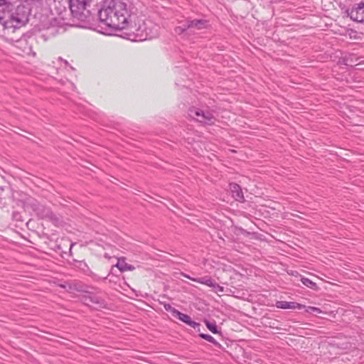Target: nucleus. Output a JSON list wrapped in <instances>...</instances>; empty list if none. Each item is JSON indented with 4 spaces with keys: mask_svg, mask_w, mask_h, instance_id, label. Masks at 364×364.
<instances>
[{
    "mask_svg": "<svg viewBox=\"0 0 364 364\" xmlns=\"http://www.w3.org/2000/svg\"><path fill=\"white\" fill-rule=\"evenodd\" d=\"M174 317L178 318L181 321L186 323V324L189 325L190 326L196 328V327H198L200 324L198 323H196L191 320V317L185 314H183L178 311L177 313H176V316Z\"/></svg>",
    "mask_w": 364,
    "mask_h": 364,
    "instance_id": "nucleus-11",
    "label": "nucleus"
},
{
    "mask_svg": "<svg viewBox=\"0 0 364 364\" xmlns=\"http://www.w3.org/2000/svg\"><path fill=\"white\" fill-rule=\"evenodd\" d=\"M346 12L353 21L364 22V2L355 4L350 9H347Z\"/></svg>",
    "mask_w": 364,
    "mask_h": 364,
    "instance_id": "nucleus-7",
    "label": "nucleus"
},
{
    "mask_svg": "<svg viewBox=\"0 0 364 364\" xmlns=\"http://www.w3.org/2000/svg\"><path fill=\"white\" fill-rule=\"evenodd\" d=\"M230 191L232 193V198H234L235 200L239 202L245 201V198L243 196L242 188L239 185H237V183H230Z\"/></svg>",
    "mask_w": 364,
    "mask_h": 364,
    "instance_id": "nucleus-8",
    "label": "nucleus"
},
{
    "mask_svg": "<svg viewBox=\"0 0 364 364\" xmlns=\"http://www.w3.org/2000/svg\"><path fill=\"white\" fill-rule=\"evenodd\" d=\"M6 41L14 43V46L26 55H31L33 53L32 50L33 39L28 38L25 36L23 37L21 34V36H16L14 40Z\"/></svg>",
    "mask_w": 364,
    "mask_h": 364,
    "instance_id": "nucleus-6",
    "label": "nucleus"
},
{
    "mask_svg": "<svg viewBox=\"0 0 364 364\" xmlns=\"http://www.w3.org/2000/svg\"><path fill=\"white\" fill-rule=\"evenodd\" d=\"M304 309H305V311L309 314H313V313L320 314V313H321V310L317 307H314V306L306 307L305 306Z\"/></svg>",
    "mask_w": 364,
    "mask_h": 364,
    "instance_id": "nucleus-20",
    "label": "nucleus"
},
{
    "mask_svg": "<svg viewBox=\"0 0 364 364\" xmlns=\"http://www.w3.org/2000/svg\"><path fill=\"white\" fill-rule=\"evenodd\" d=\"M90 0H69V6L71 14L74 18L82 22L89 21L90 12L87 9Z\"/></svg>",
    "mask_w": 364,
    "mask_h": 364,
    "instance_id": "nucleus-3",
    "label": "nucleus"
},
{
    "mask_svg": "<svg viewBox=\"0 0 364 364\" xmlns=\"http://www.w3.org/2000/svg\"><path fill=\"white\" fill-rule=\"evenodd\" d=\"M185 277L193 280V281L197 282L200 284H205L208 287H215V282L210 277H205L198 278V279H193V278L190 277L189 276L186 275Z\"/></svg>",
    "mask_w": 364,
    "mask_h": 364,
    "instance_id": "nucleus-13",
    "label": "nucleus"
},
{
    "mask_svg": "<svg viewBox=\"0 0 364 364\" xmlns=\"http://www.w3.org/2000/svg\"><path fill=\"white\" fill-rule=\"evenodd\" d=\"M208 26V22L205 20L194 19L187 21V28L201 30Z\"/></svg>",
    "mask_w": 364,
    "mask_h": 364,
    "instance_id": "nucleus-10",
    "label": "nucleus"
},
{
    "mask_svg": "<svg viewBox=\"0 0 364 364\" xmlns=\"http://www.w3.org/2000/svg\"><path fill=\"white\" fill-rule=\"evenodd\" d=\"M275 306L279 309H302L305 308L304 305L296 303V302H289L286 301H278L276 302Z\"/></svg>",
    "mask_w": 364,
    "mask_h": 364,
    "instance_id": "nucleus-9",
    "label": "nucleus"
},
{
    "mask_svg": "<svg viewBox=\"0 0 364 364\" xmlns=\"http://www.w3.org/2000/svg\"><path fill=\"white\" fill-rule=\"evenodd\" d=\"M89 299L92 304H97L99 307H102L104 305L103 300L96 296H92Z\"/></svg>",
    "mask_w": 364,
    "mask_h": 364,
    "instance_id": "nucleus-17",
    "label": "nucleus"
},
{
    "mask_svg": "<svg viewBox=\"0 0 364 364\" xmlns=\"http://www.w3.org/2000/svg\"><path fill=\"white\" fill-rule=\"evenodd\" d=\"M115 267H117L122 272L125 271H133L135 269V267L133 265L126 263L125 258L124 257L119 258L118 259Z\"/></svg>",
    "mask_w": 364,
    "mask_h": 364,
    "instance_id": "nucleus-12",
    "label": "nucleus"
},
{
    "mask_svg": "<svg viewBox=\"0 0 364 364\" xmlns=\"http://www.w3.org/2000/svg\"><path fill=\"white\" fill-rule=\"evenodd\" d=\"M164 307L166 311L171 312L173 316H176V313L178 312V310L174 309V308H173L171 306V305L169 304H164Z\"/></svg>",
    "mask_w": 364,
    "mask_h": 364,
    "instance_id": "nucleus-19",
    "label": "nucleus"
},
{
    "mask_svg": "<svg viewBox=\"0 0 364 364\" xmlns=\"http://www.w3.org/2000/svg\"><path fill=\"white\" fill-rule=\"evenodd\" d=\"M144 29L146 32V38L151 39L158 36V27L156 26H154L151 28H148L146 26Z\"/></svg>",
    "mask_w": 364,
    "mask_h": 364,
    "instance_id": "nucleus-14",
    "label": "nucleus"
},
{
    "mask_svg": "<svg viewBox=\"0 0 364 364\" xmlns=\"http://www.w3.org/2000/svg\"><path fill=\"white\" fill-rule=\"evenodd\" d=\"M36 1H41L42 0H35Z\"/></svg>",
    "mask_w": 364,
    "mask_h": 364,
    "instance_id": "nucleus-24",
    "label": "nucleus"
},
{
    "mask_svg": "<svg viewBox=\"0 0 364 364\" xmlns=\"http://www.w3.org/2000/svg\"><path fill=\"white\" fill-rule=\"evenodd\" d=\"M213 287L215 289L216 291H219V292L224 291V288L216 283H215V287Z\"/></svg>",
    "mask_w": 364,
    "mask_h": 364,
    "instance_id": "nucleus-23",
    "label": "nucleus"
},
{
    "mask_svg": "<svg viewBox=\"0 0 364 364\" xmlns=\"http://www.w3.org/2000/svg\"><path fill=\"white\" fill-rule=\"evenodd\" d=\"M25 207L33 210L40 218L48 219L55 223L59 220L49 208L41 205L34 199H28L25 203Z\"/></svg>",
    "mask_w": 364,
    "mask_h": 364,
    "instance_id": "nucleus-4",
    "label": "nucleus"
},
{
    "mask_svg": "<svg viewBox=\"0 0 364 364\" xmlns=\"http://www.w3.org/2000/svg\"><path fill=\"white\" fill-rule=\"evenodd\" d=\"M200 337H201L202 338L209 341L210 343H212L213 344H214L216 346H220V344L218 342H217L216 340L213 336H211L210 335L205 334V333H200Z\"/></svg>",
    "mask_w": 364,
    "mask_h": 364,
    "instance_id": "nucleus-16",
    "label": "nucleus"
},
{
    "mask_svg": "<svg viewBox=\"0 0 364 364\" xmlns=\"http://www.w3.org/2000/svg\"><path fill=\"white\" fill-rule=\"evenodd\" d=\"M30 9L23 0H0V34L14 40L22 34L21 27L28 21Z\"/></svg>",
    "mask_w": 364,
    "mask_h": 364,
    "instance_id": "nucleus-1",
    "label": "nucleus"
},
{
    "mask_svg": "<svg viewBox=\"0 0 364 364\" xmlns=\"http://www.w3.org/2000/svg\"><path fill=\"white\" fill-rule=\"evenodd\" d=\"M205 324L207 328L213 333H218V327L215 322L212 323L206 321Z\"/></svg>",
    "mask_w": 364,
    "mask_h": 364,
    "instance_id": "nucleus-18",
    "label": "nucleus"
},
{
    "mask_svg": "<svg viewBox=\"0 0 364 364\" xmlns=\"http://www.w3.org/2000/svg\"><path fill=\"white\" fill-rule=\"evenodd\" d=\"M344 63L345 65H348V66H353L355 65H357L355 63V61H354L353 60V55H350L346 58L344 59Z\"/></svg>",
    "mask_w": 364,
    "mask_h": 364,
    "instance_id": "nucleus-21",
    "label": "nucleus"
},
{
    "mask_svg": "<svg viewBox=\"0 0 364 364\" xmlns=\"http://www.w3.org/2000/svg\"><path fill=\"white\" fill-rule=\"evenodd\" d=\"M188 29H189V28H187V22H186V23L183 24L182 26L176 27L175 31H176V33H177L178 34H181Z\"/></svg>",
    "mask_w": 364,
    "mask_h": 364,
    "instance_id": "nucleus-22",
    "label": "nucleus"
},
{
    "mask_svg": "<svg viewBox=\"0 0 364 364\" xmlns=\"http://www.w3.org/2000/svg\"><path fill=\"white\" fill-rule=\"evenodd\" d=\"M301 282H302V284L312 289H317V285L315 282H312L311 280H310L308 278H305V277H302L301 279Z\"/></svg>",
    "mask_w": 364,
    "mask_h": 364,
    "instance_id": "nucleus-15",
    "label": "nucleus"
},
{
    "mask_svg": "<svg viewBox=\"0 0 364 364\" xmlns=\"http://www.w3.org/2000/svg\"><path fill=\"white\" fill-rule=\"evenodd\" d=\"M132 14V4L129 0H105L98 11L100 22L115 30L126 28Z\"/></svg>",
    "mask_w": 364,
    "mask_h": 364,
    "instance_id": "nucleus-2",
    "label": "nucleus"
},
{
    "mask_svg": "<svg viewBox=\"0 0 364 364\" xmlns=\"http://www.w3.org/2000/svg\"><path fill=\"white\" fill-rule=\"evenodd\" d=\"M189 115L191 117L204 124H213L215 121L212 112L210 111H203L198 108L193 107L190 109Z\"/></svg>",
    "mask_w": 364,
    "mask_h": 364,
    "instance_id": "nucleus-5",
    "label": "nucleus"
}]
</instances>
